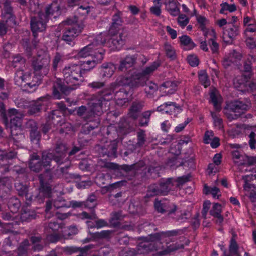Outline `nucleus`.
Segmentation results:
<instances>
[{
  "label": "nucleus",
  "instance_id": "1",
  "mask_svg": "<svg viewBox=\"0 0 256 256\" xmlns=\"http://www.w3.org/2000/svg\"><path fill=\"white\" fill-rule=\"evenodd\" d=\"M160 66L158 62H154L150 66L146 68L141 72H134L129 76H119L112 86H128L135 88L145 86L144 90L147 96L152 97L158 90V86L155 83L148 80V78Z\"/></svg>",
  "mask_w": 256,
  "mask_h": 256
},
{
  "label": "nucleus",
  "instance_id": "2",
  "mask_svg": "<svg viewBox=\"0 0 256 256\" xmlns=\"http://www.w3.org/2000/svg\"><path fill=\"white\" fill-rule=\"evenodd\" d=\"M90 68L82 69L80 66L74 64L66 67L62 70L64 80L58 78L53 82L52 95L55 98L60 99L62 94L68 95L72 90L78 88L82 82V74Z\"/></svg>",
  "mask_w": 256,
  "mask_h": 256
},
{
  "label": "nucleus",
  "instance_id": "3",
  "mask_svg": "<svg viewBox=\"0 0 256 256\" xmlns=\"http://www.w3.org/2000/svg\"><path fill=\"white\" fill-rule=\"evenodd\" d=\"M122 15V12L118 11L112 16L108 30V34L111 38L108 40V44L112 49H120L124 45L128 36V30L122 28L123 23Z\"/></svg>",
  "mask_w": 256,
  "mask_h": 256
},
{
  "label": "nucleus",
  "instance_id": "4",
  "mask_svg": "<svg viewBox=\"0 0 256 256\" xmlns=\"http://www.w3.org/2000/svg\"><path fill=\"white\" fill-rule=\"evenodd\" d=\"M110 84L109 88H104L100 90L92 96L91 111L94 114L100 116L103 112V102L110 101L113 98L114 89L117 86Z\"/></svg>",
  "mask_w": 256,
  "mask_h": 256
},
{
  "label": "nucleus",
  "instance_id": "5",
  "mask_svg": "<svg viewBox=\"0 0 256 256\" xmlns=\"http://www.w3.org/2000/svg\"><path fill=\"white\" fill-rule=\"evenodd\" d=\"M50 58L46 54L38 55L33 58L31 61V66L36 74L42 76L48 74L50 70Z\"/></svg>",
  "mask_w": 256,
  "mask_h": 256
},
{
  "label": "nucleus",
  "instance_id": "6",
  "mask_svg": "<svg viewBox=\"0 0 256 256\" xmlns=\"http://www.w3.org/2000/svg\"><path fill=\"white\" fill-rule=\"evenodd\" d=\"M29 8L30 11L34 14H38V16H33L31 18L30 24L31 30L34 38L37 36L38 32H42L44 30L46 27V23L48 20H44L43 16V12H38L37 10H32V6H31Z\"/></svg>",
  "mask_w": 256,
  "mask_h": 256
},
{
  "label": "nucleus",
  "instance_id": "7",
  "mask_svg": "<svg viewBox=\"0 0 256 256\" xmlns=\"http://www.w3.org/2000/svg\"><path fill=\"white\" fill-rule=\"evenodd\" d=\"M106 40L102 37V34L101 33L98 35L93 41L89 44L82 48L78 53V56L79 58H86L88 56H91L93 52L98 50V46H100L106 43Z\"/></svg>",
  "mask_w": 256,
  "mask_h": 256
},
{
  "label": "nucleus",
  "instance_id": "8",
  "mask_svg": "<svg viewBox=\"0 0 256 256\" xmlns=\"http://www.w3.org/2000/svg\"><path fill=\"white\" fill-rule=\"evenodd\" d=\"M66 8L61 6V3L58 0H54L50 4L48 5L44 8V12H43V16L44 20L49 19L50 16H53L56 18L63 12H65Z\"/></svg>",
  "mask_w": 256,
  "mask_h": 256
},
{
  "label": "nucleus",
  "instance_id": "9",
  "mask_svg": "<svg viewBox=\"0 0 256 256\" xmlns=\"http://www.w3.org/2000/svg\"><path fill=\"white\" fill-rule=\"evenodd\" d=\"M68 148L66 144L62 141L57 142L54 148L55 162L60 165L68 160L66 157Z\"/></svg>",
  "mask_w": 256,
  "mask_h": 256
},
{
  "label": "nucleus",
  "instance_id": "10",
  "mask_svg": "<svg viewBox=\"0 0 256 256\" xmlns=\"http://www.w3.org/2000/svg\"><path fill=\"white\" fill-rule=\"evenodd\" d=\"M162 246V243L160 242H150L145 240L138 245L136 250L138 254H148L150 252L158 250Z\"/></svg>",
  "mask_w": 256,
  "mask_h": 256
},
{
  "label": "nucleus",
  "instance_id": "11",
  "mask_svg": "<svg viewBox=\"0 0 256 256\" xmlns=\"http://www.w3.org/2000/svg\"><path fill=\"white\" fill-rule=\"evenodd\" d=\"M83 29V26H75L66 28L64 32L62 40L70 44Z\"/></svg>",
  "mask_w": 256,
  "mask_h": 256
},
{
  "label": "nucleus",
  "instance_id": "12",
  "mask_svg": "<svg viewBox=\"0 0 256 256\" xmlns=\"http://www.w3.org/2000/svg\"><path fill=\"white\" fill-rule=\"evenodd\" d=\"M38 178L40 182L38 196L50 198L52 194V187L48 182L44 179V174H39Z\"/></svg>",
  "mask_w": 256,
  "mask_h": 256
},
{
  "label": "nucleus",
  "instance_id": "13",
  "mask_svg": "<svg viewBox=\"0 0 256 256\" xmlns=\"http://www.w3.org/2000/svg\"><path fill=\"white\" fill-rule=\"evenodd\" d=\"M144 57L143 55H138V54L130 56H126L124 58L120 60L118 70L122 72H125L127 69L133 66L136 62L138 58L141 59Z\"/></svg>",
  "mask_w": 256,
  "mask_h": 256
},
{
  "label": "nucleus",
  "instance_id": "14",
  "mask_svg": "<svg viewBox=\"0 0 256 256\" xmlns=\"http://www.w3.org/2000/svg\"><path fill=\"white\" fill-rule=\"evenodd\" d=\"M28 166L30 170L35 172H40L44 167L40 156L35 152L30 155Z\"/></svg>",
  "mask_w": 256,
  "mask_h": 256
},
{
  "label": "nucleus",
  "instance_id": "15",
  "mask_svg": "<svg viewBox=\"0 0 256 256\" xmlns=\"http://www.w3.org/2000/svg\"><path fill=\"white\" fill-rule=\"evenodd\" d=\"M98 46L97 50L94 51L92 54V60L84 62V64H86L87 65L90 66L88 68H90V70L94 68L96 64L101 62L104 58L105 50L102 48H100Z\"/></svg>",
  "mask_w": 256,
  "mask_h": 256
},
{
  "label": "nucleus",
  "instance_id": "16",
  "mask_svg": "<svg viewBox=\"0 0 256 256\" xmlns=\"http://www.w3.org/2000/svg\"><path fill=\"white\" fill-rule=\"evenodd\" d=\"M228 107L230 112L240 114V115L249 108L248 104L242 101L238 100L231 102L228 105Z\"/></svg>",
  "mask_w": 256,
  "mask_h": 256
},
{
  "label": "nucleus",
  "instance_id": "17",
  "mask_svg": "<svg viewBox=\"0 0 256 256\" xmlns=\"http://www.w3.org/2000/svg\"><path fill=\"white\" fill-rule=\"evenodd\" d=\"M154 206L155 209L162 214L168 212V215L170 216L172 214H174L177 210V206L173 204L172 208L170 209L164 203H162L158 199H156L154 202Z\"/></svg>",
  "mask_w": 256,
  "mask_h": 256
},
{
  "label": "nucleus",
  "instance_id": "18",
  "mask_svg": "<svg viewBox=\"0 0 256 256\" xmlns=\"http://www.w3.org/2000/svg\"><path fill=\"white\" fill-rule=\"evenodd\" d=\"M250 79V74H242L241 76H238L233 80L234 87L239 90L244 92L246 82Z\"/></svg>",
  "mask_w": 256,
  "mask_h": 256
},
{
  "label": "nucleus",
  "instance_id": "19",
  "mask_svg": "<svg viewBox=\"0 0 256 256\" xmlns=\"http://www.w3.org/2000/svg\"><path fill=\"white\" fill-rule=\"evenodd\" d=\"M144 163L142 161H140L138 162L132 164L131 165L128 164H122L119 165L118 170L120 172H122V171L126 172V174L130 173V172H135L140 170V168L144 167Z\"/></svg>",
  "mask_w": 256,
  "mask_h": 256
},
{
  "label": "nucleus",
  "instance_id": "20",
  "mask_svg": "<svg viewBox=\"0 0 256 256\" xmlns=\"http://www.w3.org/2000/svg\"><path fill=\"white\" fill-rule=\"evenodd\" d=\"M164 4L166 9L174 16H176L180 14V10L178 8V2L174 0H165Z\"/></svg>",
  "mask_w": 256,
  "mask_h": 256
},
{
  "label": "nucleus",
  "instance_id": "21",
  "mask_svg": "<svg viewBox=\"0 0 256 256\" xmlns=\"http://www.w3.org/2000/svg\"><path fill=\"white\" fill-rule=\"evenodd\" d=\"M42 76L36 74H32L28 72L26 78L25 86H27L30 88L36 87L41 83Z\"/></svg>",
  "mask_w": 256,
  "mask_h": 256
},
{
  "label": "nucleus",
  "instance_id": "22",
  "mask_svg": "<svg viewBox=\"0 0 256 256\" xmlns=\"http://www.w3.org/2000/svg\"><path fill=\"white\" fill-rule=\"evenodd\" d=\"M58 110H54L48 115V119L53 126L60 125L64 120V118Z\"/></svg>",
  "mask_w": 256,
  "mask_h": 256
},
{
  "label": "nucleus",
  "instance_id": "23",
  "mask_svg": "<svg viewBox=\"0 0 256 256\" xmlns=\"http://www.w3.org/2000/svg\"><path fill=\"white\" fill-rule=\"evenodd\" d=\"M162 195L158 185L156 184H152L148 186L146 194L144 198L145 202L148 201V198L154 197L156 196Z\"/></svg>",
  "mask_w": 256,
  "mask_h": 256
},
{
  "label": "nucleus",
  "instance_id": "24",
  "mask_svg": "<svg viewBox=\"0 0 256 256\" xmlns=\"http://www.w3.org/2000/svg\"><path fill=\"white\" fill-rule=\"evenodd\" d=\"M222 206L218 203H214L212 208L210 211V214L214 218H216L218 220L217 223L221 224L224 220V218L221 214Z\"/></svg>",
  "mask_w": 256,
  "mask_h": 256
},
{
  "label": "nucleus",
  "instance_id": "25",
  "mask_svg": "<svg viewBox=\"0 0 256 256\" xmlns=\"http://www.w3.org/2000/svg\"><path fill=\"white\" fill-rule=\"evenodd\" d=\"M172 180V178H168L158 184L162 195H166L172 190L174 186Z\"/></svg>",
  "mask_w": 256,
  "mask_h": 256
},
{
  "label": "nucleus",
  "instance_id": "26",
  "mask_svg": "<svg viewBox=\"0 0 256 256\" xmlns=\"http://www.w3.org/2000/svg\"><path fill=\"white\" fill-rule=\"evenodd\" d=\"M40 160L44 167L51 166L52 160L55 162V155L53 152L42 151V158Z\"/></svg>",
  "mask_w": 256,
  "mask_h": 256
},
{
  "label": "nucleus",
  "instance_id": "27",
  "mask_svg": "<svg viewBox=\"0 0 256 256\" xmlns=\"http://www.w3.org/2000/svg\"><path fill=\"white\" fill-rule=\"evenodd\" d=\"M118 148V144L114 142H112L110 143L104 147H102V152L108 156H116V150Z\"/></svg>",
  "mask_w": 256,
  "mask_h": 256
},
{
  "label": "nucleus",
  "instance_id": "28",
  "mask_svg": "<svg viewBox=\"0 0 256 256\" xmlns=\"http://www.w3.org/2000/svg\"><path fill=\"white\" fill-rule=\"evenodd\" d=\"M30 246V244L28 239H25L20 243L17 250H16V256H28V248Z\"/></svg>",
  "mask_w": 256,
  "mask_h": 256
},
{
  "label": "nucleus",
  "instance_id": "29",
  "mask_svg": "<svg viewBox=\"0 0 256 256\" xmlns=\"http://www.w3.org/2000/svg\"><path fill=\"white\" fill-rule=\"evenodd\" d=\"M7 204L11 212L14 214L18 210L21 204L17 198L12 196L8 198Z\"/></svg>",
  "mask_w": 256,
  "mask_h": 256
},
{
  "label": "nucleus",
  "instance_id": "30",
  "mask_svg": "<svg viewBox=\"0 0 256 256\" xmlns=\"http://www.w3.org/2000/svg\"><path fill=\"white\" fill-rule=\"evenodd\" d=\"M37 215L34 211L29 209H22L20 216L22 222H28L36 219Z\"/></svg>",
  "mask_w": 256,
  "mask_h": 256
},
{
  "label": "nucleus",
  "instance_id": "31",
  "mask_svg": "<svg viewBox=\"0 0 256 256\" xmlns=\"http://www.w3.org/2000/svg\"><path fill=\"white\" fill-rule=\"evenodd\" d=\"M128 93L124 90L117 92L115 94L117 104L122 106L127 103L128 101Z\"/></svg>",
  "mask_w": 256,
  "mask_h": 256
},
{
  "label": "nucleus",
  "instance_id": "32",
  "mask_svg": "<svg viewBox=\"0 0 256 256\" xmlns=\"http://www.w3.org/2000/svg\"><path fill=\"white\" fill-rule=\"evenodd\" d=\"M208 34H210L212 36V38L210 39L208 42L212 52L218 53V52L219 45L214 40V38H216L215 31L214 30H212L210 32H206L204 36H206Z\"/></svg>",
  "mask_w": 256,
  "mask_h": 256
},
{
  "label": "nucleus",
  "instance_id": "33",
  "mask_svg": "<svg viewBox=\"0 0 256 256\" xmlns=\"http://www.w3.org/2000/svg\"><path fill=\"white\" fill-rule=\"evenodd\" d=\"M102 76L104 77H110L114 74L116 68L112 63H104L102 66Z\"/></svg>",
  "mask_w": 256,
  "mask_h": 256
},
{
  "label": "nucleus",
  "instance_id": "34",
  "mask_svg": "<svg viewBox=\"0 0 256 256\" xmlns=\"http://www.w3.org/2000/svg\"><path fill=\"white\" fill-rule=\"evenodd\" d=\"M238 26H236L232 25V28H228L227 29H226L224 32V38H225L224 36H228L230 39V42L232 41L234 38L238 35ZM227 42H230V40H228Z\"/></svg>",
  "mask_w": 256,
  "mask_h": 256
},
{
  "label": "nucleus",
  "instance_id": "35",
  "mask_svg": "<svg viewBox=\"0 0 256 256\" xmlns=\"http://www.w3.org/2000/svg\"><path fill=\"white\" fill-rule=\"evenodd\" d=\"M14 187L18 194L20 196H26L28 192V186L22 182H18L15 183Z\"/></svg>",
  "mask_w": 256,
  "mask_h": 256
},
{
  "label": "nucleus",
  "instance_id": "36",
  "mask_svg": "<svg viewBox=\"0 0 256 256\" xmlns=\"http://www.w3.org/2000/svg\"><path fill=\"white\" fill-rule=\"evenodd\" d=\"M28 72L24 73L22 70H17L15 74L14 80L15 82L18 84L22 86L24 84L25 86L26 78L28 76Z\"/></svg>",
  "mask_w": 256,
  "mask_h": 256
},
{
  "label": "nucleus",
  "instance_id": "37",
  "mask_svg": "<svg viewBox=\"0 0 256 256\" xmlns=\"http://www.w3.org/2000/svg\"><path fill=\"white\" fill-rule=\"evenodd\" d=\"M22 115L20 114V116H15L10 118V123L6 126H9L10 129L22 127Z\"/></svg>",
  "mask_w": 256,
  "mask_h": 256
},
{
  "label": "nucleus",
  "instance_id": "38",
  "mask_svg": "<svg viewBox=\"0 0 256 256\" xmlns=\"http://www.w3.org/2000/svg\"><path fill=\"white\" fill-rule=\"evenodd\" d=\"M22 131V127L10 129L11 136L16 142H18L24 138Z\"/></svg>",
  "mask_w": 256,
  "mask_h": 256
},
{
  "label": "nucleus",
  "instance_id": "39",
  "mask_svg": "<svg viewBox=\"0 0 256 256\" xmlns=\"http://www.w3.org/2000/svg\"><path fill=\"white\" fill-rule=\"evenodd\" d=\"M16 152L14 151H10L8 152H5L2 150L0 152V165L1 162H4L7 163L8 160L16 158Z\"/></svg>",
  "mask_w": 256,
  "mask_h": 256
},
{
  "label": "nucleus",
  "instance_id": "40",
  "mask_svg": "<svg viewBox=\"0 0 256 256\" xmlns=\"http://www.w3.org/2000/svg\"><path fill=\"white\" fill-rule=\"evenodd\" d=\"M76 114L79 116L83 118L85 120L90 118V112L86 106H82L76 109Z\"/></svg>",
  "mask_w": 256,
  "mask_h": 256
},
{
  "label": "nucleus",
  "instance_id": "41",
  "mask_svg": "<svg viewBox=\"0 0 256 256\" xmlns=\"http://www.w3.org/2000/svg\"><path fill=\"white\" fill-rule=\"evenodd\" d=\"M119 127L126 132H128L134 129V122L130 119H126L120 124Z\"/></svg>",
  "mask_w": 256,
  "mask_h": 256
},
{
  "label": "nucleus",
  "instance_id": "42",
  "mask_svg": "<svg viewBox=\"0 0 256 256\" xmlns=\"http://www.w3.org/2000/svg\"><path fill=\"white\" fill-rule=\"evenodd\" d=\"M238 246L234 238H232L229 246L230 254L235 256H240L238 252Z\"/></svg>",
  "mask_w": 256,
  "mask_h": 256
},
{
  "label": "nucleus",
  "instance_id": "43",
  "mask_svg": "<svg viewBox=\"0 0 256 256\" xmlns=\"http://www.w3.org/2000/svg\"><path fill=\"white\" fill-rule=\"evenodd\" d=\"M164 49L166 55L168 58L171 60H174L176 58V54L174 48L170 44H166L164 45Z\"/></svg>",
  "mask_w": 256,
  "mask_h": 256
},
{
  "label": "nucleus",
  "instance_id": "44",
  "mask_svg": "<svg viewBox=\"0 0 256 256\" xmlns=\"http://www.w3.org/2000/svg\"><path fill=\"white\" fill-rule=\"evenodd\" d=\"M106 86V82L103 80H95L90 82L88 84V86L92 88L94 90H100L104 88Z\"/></svg>",
  "mask_w": 256,
  "mask_h": 256
},
{
  "label": "nucleus",
  "instance_id": "45",
  "mask_svg": "<svg viewBox=\"0 0 256 256\" xmlns=\"http://www.w3.org/2000/svg\"><path fill=\"white\" fill-rule=\"evenodd\" d=\"M10 235L5 238L4 244L8 246H11L12 245V242L16 240V235L18 234V232L10 230L9 231Z\"/></svg>",
  "mask_w": 256,
  "mask_h": 256
},
{
  "label": "nucleus",
  "instance_id": "46",
  "mask_svg": "<svg viewBox=\"0 0 256 256\" xmlns=\"http://www.w3.org/2000/svg\"><path fill=\"white\" fill-rule=\"evenodd\" d=\"M42 104L39 100L34 102L30 106L28 113L30 114H36L42 110Z\"/></svg>",
  "mask_w": 256,
  "mask_h": 256
},
{
  "label": "nucleus",
  "instance_id": "47",
  "mask_svg": "<svg viewBox=\"0 0 256 256\" xmlns=\"http://www.w3.org/2000/svg\"><path fill=\"white\" fill-rule=\"evenodd\" d=\"M180 38L182 44L189 46L190 48H192L196 46V44L192 41L190 36L186 35H184L180 37Z\"/></svg>",
  "mask_w": 256,
  "mask_h": 256
},
{
  "label": "nucleus",
  "instance_id": "48",
  "mask_svg": "<svg viewBox=\"0 0 256 256\" xmlns=\"http://www.w3.org/2000/svg\"><path fill=\"white\" fill-rule=\"evenodd\" d=\"M96 196L94 194H92L88 198L86 201L84 202V206L88 207L90 209H94L97 205L96 203L94 202L96 200Z\"/></svg>",
  "mask_w": 256,
  "mask_h": 256
},
{
  "label": "nucleus",
  "instance_id": "49",
  "mask_svg": "<svg viewBox=\"0 0 256 256\" xmlns=\"http://www.w3.org/2000/svg\"><path fill=\"white\" fill-rule=\"evenodd\" d=\"M4 20H2L7 26L12 28L16 24V16L14 14L4 16Z\"/></svg>",
  "mask_w": 256,
  "mask_h": 256
},
{
  "label": "nucleus",
  "instance_id": "50",
  "mask_svg": "<svg viewBox=\"0 0 256 256\" xmlns=\"http://www.w3.org/2000/svg\"><path fill=\"white\" fill-rule=\"evenodd\" d=\"M112 231V230H102L100 232H97L94 234V237L97 239H104L110 238Z\"/></svg>",
  "mask_w": 256,
  "mask_h": 256
},
{
  "label": "nucleus",
  "instance_id": "51",
  "mask_svg": "<svg viewBox=\"0 0 256 256\" xmlns=\"http://www.w3.org/2000/svg\"><path fill=\"white\" fill-rule=\"evenodd\" d=\"M90 214L83 212L80 214V218L82 219H90V220H96L98 218L95 212L94 209H90Z\"/></svg>",
  "mask_w": 256,
  "mask_h": 256
},
{
  "label": "nucleus",
  "instance_id": "52",
  "mask_svg": "<svg viewBox=\"0 0 256 256\" xmlns=\"http://www.w3.org/2000/svg\"><path fill=\"white\" fill-rule=\"evenodd\" d=\"M78 18L76 16H74L67 18L66 20L63 22V24L64 25L70 26V27L75 26L76 25L84 26L83 24H78Z\"/></svg>",
  "mask_w": 256,
  "mask_h": 256
},
{
  "label": "nucleus",
  "instance_id": "53",
  "mask_svg": "<svg viewBox=\"0 0 256 256\" xmlns=\"http://www.w3.org/2000/svg\"><path fill=\"white\" fill-rule=\"evenodd\" d=\"M60 128L58 130V132L60 134H67L72 130V126L68 122H62L60 125Z\"/></svg>",
  "mask_w": 256,
  "mask_h": 256
},
{
  "label": "nucleus",
  "instance_id": "54",
  "mask_svg": "<svg viewBox=\"0 0 256 256\" xmlns=\"http://www.w3.org/2000/svg\"><path fill=\"white\" fill-rule=\"evenodd\" d=\"M210 102L213 104L216 110H220L221 108L220 104L214 92H212L210 93Z\"/></svg>",
  "mask_w": 256,
  "mask_h": 256
},
{
  "label": "nucleus",
  "instance_id": "55",
  "mask_svg": "<svg viewBox=\"0 0 256 256\" xmlns=\"http://www.w3.org/2000/svg\"><path fill=\"white\" fill-rule=\"evenodd\" d=\"M198 76L200 82L204 84L205 87L210 85L208 76L205 70H201L198 74Z\"/></svg>",
  "mask_w": 256,
  "mask_h": 256
},
{
  "label": "nucleus",
  "instance_id": "56",
  "mask_svg": "<svg viewBox=\"0 0 256 256\" xmlns=\"http://www.w3.org/2000/svg\"><path fill=\"white\" fill-rule=\"evenodd\" d=\"M0 114L4 124H8V118L6 113L5 105L2 102H0Z\"/></svg>",
  "mask_w": 256,
  "mask_h": 256
},
{
  "label": "nucleus",
  "instance_id": "57",
  "mask_svg": "<svg viewBox=\"0 0 256 256\" xmlns=\"http://www.w3.org/2000/svg\"><path fill=\"white\" fill-rule=\"evenodd\" d=\"M30 132L31 142H35L36 144H38L40 138V134L39 131L36 130Z\"/></svg>",
  "mask_w": 256,
  "mask_h": 256
},
{
  "label": "nucleus",
  "instance_id": "58",
  "mask_svg": "<svg viewBox=\"0 0 256 256\" xmlns=\"http://www.w3.org/2000/svg\"><path fill=\"white\" fill-rule=\"evenodd\" d=\"M143 106L144 104L142 102H134L130 107V110L132 112H138L142 110Z\"/></svg>",
  "mask_w": 256,
  "mask_h": 256
},
{
  "label": "nucleus",
  "instance_id": "59",
  "mask_svg": "<svg viewBox=\"0 0 256 256\" xmlns=\"http://www.w3.org/2000/svg\"><path fill=\"white\" fill-rule=\"evenodd\" d=\"M190 178L191 176L190 174L178 178L176 180V182H178L176 186L180 187V186H182L186 182L190 181Z\"/></svg>",
  "mask_w": 256,
  "mask_h": 256
},
{
  "label": "nucleus",
  "instance_id": "60",
  "mask_svg": "<svg viewBox=\"0 0 256 256\" xmlns=\"http://www.w3.org/2000/svg\"><path fill=\"white\" fill-rule=\"evenodd\" d=\"M229 58L230 60L234 62H236L238 61L241 60L242 58V54L236 50H233L232 52L230 54Z\"/></svg>",
  "mask_w": 256,
  "mask_h": 256
},
{
  "label": "nucleus",
  "instance_id": "61",
  "mask_svg": "<svg viewBox=\"0 0 256 256\" xmlns=\"http://www.w3.org/2000/svg\"><path fill=\"white\" fill-rule=\"evenodd\" d=\"M52 126L53 124L48 119L46 123L41 125L40 128L42 132L44 134H47L52 130Z\"/></svg>",
  "mask_w": 256,
  "mask_h": 256
},
{
  "label": "nucleus",
  "instance_id": "62",
  "mask_svg": "<svg viewBox=\"0 0 256 256\" xmlns=\"http://www.w3.org/2000/svg\"><path fill=\"white\" fill-rule=\"evenodd\" d=\"M244 92H256V83L248 80Z\"/></svg>",
  "mask_w": 256,
  "mask_h": 256
},
{
  "label": "nucleus",
  "instance_id": "63",
  "mask_svg": "<svg viewBox=\"0 0 256 256\" xmlns=\"http://www.w3.org/2000/svg\"><path fill=\"white\" fill-rule=\"evenodd\" d=\"M26 128L29 130L30 132L38 130L36 122L33 120H29L25 124Z\"/></svg>",
  "mask_w": 256,
  "mask_h": 256
},
{
  "label": "nucleus",
  "instance_id": "64",
  "mask_svg": "<svg viewBox=\"0 0 256 256\" xmlns=\"http://www.w3.org/2000/svg\"><path fill=\"white\" fill-rule=\"evenodd\" d=\"M138 255L136 250L134 248L124 250L120 253V256H137Z\"/></svg>",
  "mask_w": 256,
  "mask_h": 256
}]
</instances>
